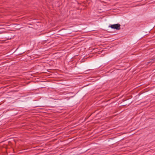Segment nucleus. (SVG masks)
Returning a JSON list of instances; mask_svg holds the SVG:
<instances>
[{"instance_id":"nucleus-2","label":"nucleus","mask_w":155,"mask_h":155,"mask_svg":"<svg viewBox=\"0 0 155 155\" xmlns=\"http://www.w3.org/2000/svg\"><path fill=\"white\" fill-rule=\"evenodd\" d=\"M155 62V57L153 58L149 62H148V63H153L154 62Z\"/></svg>"},{"instance_id":"nucleus-1","label":"nucleus","mask_w":155,"mask_h":155,"mask_svg":"<svg viewBox=\"0 0 155 155\" xmlns=\"http://www.w3.org/2000/svg\"><path fill=\"white\" fill-rule=\"evenodd\" d=\"M120 25L118 24L111 25L109 26V27H110L112 28L116 29L117 30H119L120 29Z\"/></svg>"}]
</instances>
